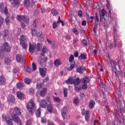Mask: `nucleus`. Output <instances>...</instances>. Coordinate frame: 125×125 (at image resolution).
Returning <instances> with one entry per match:
<instances>
[{"label": "nucleus", "instance_id": "obj_1", "mask_svg": "<svg viewBox=\"0 0 125 125\" xmlns=\"http://www.w3.org/2000/svg\"><path fill=\"white\" fill-rule=\"evenodd\" d=\"M36 104L32 99L30 100L26 105V109L31 113V115H33V111L36 109Z\"/></svg>", "mask_w": 125, "mask_h": 125}, {"label": "nucleus", "instance_id": "obj_2", "mask_svg": "<svg viewBox=\"0 0 125 125\" xmlns=\"http://www.w3.org/2000/svg\"><path fill=\"white\" fill-rule=\"evenodd\" d=\"M117 112L120 118H122V121H120V124L119 125H125V120H124L125 116H124V114H123V112H122V107H121V105L119 106V105L117 106Z\"/></svg>", "mask_w": 125, "mask_h": 125}, {"label": "nucleus", "instance_id": "obj_3", "mask_svg": "<svg viewBox=\"0 0 125 125\" xmlns=\"http://www.w3.org/2000/svg\"><path fill=\"white\" fill-rule=\"evenodd\" d=\"M18 17V21H23V22H25V23H26L28 24L29 22L30 21V20L29 19V17L27 16H21L20 15H19L17 16Z\"/></svg>", "mask_w": 125, "mask_h": 125}, {"label": "nucleus", "instance_id": "obj_4", "mask_svg": "<svg viewBox=\"0 0 125 125\" xmlns=\"http://www.w3.org/2000/svg\"><path fill=\"white\" fill-rule=\"evenodd\" d=\"M19 116L20 115L17 114H13L12 117V119L14 122L17 123V125H22V122H21V120H20V118H19Z\"/></svg>", "mask_w": 125, "mask_h": 125}, {"label": "nucleus", "instance_id": "obj_5", "mask_svg": "<svg viewBox=\"0 0 125 125\" xmlns=\"http://www.w3.org/2000/svg\"><path fill=\"white\" fill-rule=\"evenodd\" d=\"M11 48L8 42H5L3 43V48L1 50L2 51H5V52H9Z\"/></svg>", "mask_w": 125, "mask_h": 125}, {"label": "nucleus", "instance_id": "obj_6", "mask_svg": "<svg viewBox=\"0 0 125 125\" xmlns=\"http://www.w3.org/2000/svg\"><path fill=\"white\" fill-rule=\"evenodd\" d=\"M120 40V36L118 35V33H114V45L115 49L117 47V42Z\"/></svg>", "mask_w": 125, "mask_h": 125}, {"label": "nucleus", "instance_id": "obj_7", "mask_svg": "<svg viewBox=\"0 0 125 125\" xmlns=\"http://www.w3.org/2000/svg\"><path fill=\"white\" fill-rule=\"evenodd\" d=\"M39 71L41 74V76L42 78H44L46 76V69L44 68H40L39 69Z\"/></svg>", "mask_w": 125, "mask_h": 125}, {"label": "nucleus", "instance_id": "obj_8", "mask_svg": "<svg viewBox=\"0 0 125 125\" xmlns=\"http://www.w3.org/2000/svg\"><path fill=\"white\" fill-rule=\"evenodd\" d=\"M17 96L20 100H23L25 98V95L21 91H18L17 92Z\"/></svg>", "mask_w": 125, "mask_h": 125}, {"label": "nucleus", "instance_id": "obj_9", "mask_svg": "<svg viewBox=\"0 0 125 125\" xmlns=\"http://www.w3.org/2000/svg\"><path fill=\"white\" fill-rule=\"evenodd\" d=\"M8 30L7 29H5L3 31L2 37L3 39H4V41H7V40H8Z\"/></svg>", "mask_w": 125, "mask_h": 125}, {"label": "nucleus", "instance_id": "obj_10", "mask_svg": "<svg viewBox=\"0 0 125 125\" xmlns=\"http://www.w3.org/2000/svg\"><path fill=\"white\" fill-rule=\"evenodd\" d=\"M6 83V78L3 76H0V85H4Z\"/></svg>", "mask_w": 125, "mask_h": 125}, {"label": "nucleus", "instance_id": "obj_11", "mask_svg": "<svg viewBox=\"0 0 125 125\" xmlns=\"http://www.w3.org/2000/svg\"><path fill=\"white\" fill-rule=\"evenodd\" d=\"M41 108H46L47 106V102L45 100H42L40 103Z\"/></svg>", "mask_w": 125, "mask_h": 125}, {"label": "nucleus", "instance_id": "obj_12", "mask_svg": "<svg viewBox=\"0 0 125 125\" xmlns=\"http://www.w3.org/2000/svg\"><path fill=\"white\" fill-rule=\"evenodd\" d=\"M16 60L17 62L19 63H20L21 62H24V58H23V56L20 54H18L16 55Z\"/></svg>", "mask_w": 125, "mask_h": 125}, {"label": "nucleus", "instance_id": "obj_13", "mask_svg": "<svg viewBox=\"0 0 125 125\" xmlns=\"http://www.w3.org/2000/svg\"><path fill=\"white\" fill-rule=\"evenodd\" d=\"M54 107L52 104H49L47 105V110L49 113H52L53 112Z\"/></svg>", "mask_w": 125, "mask_h": 125}, {"label": "nucleus", "instance_id": "obj_14", "mask_svg": "<svg viewBox=\"0 0 125 125\" xmlns=\"http://www.w3.org/2000/svg\"><path fill=\"white\" fill-rule=\"evenodd\" d=\"M7 99L8 101L11 103H14L15 102V98L12 95H9Z\"/></svg>", "mask_w": 125, "mask_h": 125}, {"label": "nucleus", "instance_id": "obj_15", "mask_svg": "<svg viewBox=\"0 0 125 125\" xmlns=\"http://www.w3.org/2000/svg\"><path fill=\"white\" fill-rule=\"evenodd\" d=\"M46 92H47V88H44L40 91V95L42 97H44L46 95Z\"/></svg>", "mask_w": 125, "mask_h": 125}, {"label": "nucleus", "instance_id": "obj_16", "mask_svg": "<svg viewBox=\"0 0 125 125\" xmlns=\"http://www.w3.org/2000/svg\"><path fill=\"white\" fill-rule=\"evenodd\" d=\"M17 88L19 90H22L24 88V83L22 82H19L17 84Z\"/></svg>", "mask_w": 125, "mask_h": 125}, {"label": "nucleus", "instance_id": "obj_17", "mask_svg": "<svg viewBox=\"0 0 125 125\" xmlns=\"http://www.w3.org/2000/svg\"><path fill=\"white\" fill-rule=\"evenodd\" d=\"M14 113H15V114H14V115H18V116H21V111L20 110V108L18 107H15L14 108Z\"/></svg>", "mask_w": 125, "mask_h": 125}, {"label": "nucleus", "instance_id": "obj_18", "mask_svg": "<svg viewBox=\"0 0 125 125\" xmlns=\"http://www.w3.org/2000/svg\"><path fill=\"white\" fill-rule=\"evenodd\" d=\"M74 83V78L69 77L67 80L65 81V83L66 84H73Z\"/></svg>", "mask_w": 125, "mask_h": 125}, {"label": "nucleus", "instance_id": "obj_19", "mask_svg": "<svg viewBox=\"0 0 125 125\" xmlns=\"http://www.w3.org/2000/svg\"><path fill=\"white\" fill-rule=\"evenodd\" d=\"M20 4V0H13L12 5L13 7H18Z\"/></svg>", "mask_w": 125, "mask_h": 125}, {"label": "nucleus", "instance_id": "obj_20", "mask_svg": "<svg viewBox=\"0 0 125 125\" xmlns=\"http://www.w3.org/2000/svg\"><path fill=\"white\" fill-rule=\"evenodd\" d=\"M37 38L39 42H43V35L42 34V32H39L37 34Z\"/></svg>", "mask_w": 125, "mask_h": 125}, {"label": "nucleus", "instance_id": "obj_21", "mask_svg": "<svg viewBox=\"0 0 125 125\" xmlns=\"http://www.w3.org/2000/svg\"><path fill=\"white\" fill-rule=\"evenodd\" d=\"M75 65H76V63L75 62H71V63L70 64V67H67L66 68V70L68 72H71V71H72V70H73V69H74V68H75Z\"/></svg>", "mask_w": 125, "mask_h": 125}, {"label": "nucleus", "instance_id": "obj_22", "mask_svg": "<svg viewBox=\"0 0 125 125\" xmlns=\"http://www.w3.org/2000/svg\"><path fill=\"white\" fill-rule=\"evenodd\" d=\"M35 50V46L31 43H29V51L30 53H34V51Z\"/></svg>", "mask_w": 125, "mask_h": 125}, {"label": "nucleus", "instance_id": "obj_23", "mask_svg": "<svg viewBox=\"0 0 125 125\" xmlns=\"http://www.w3.org/2000/svg\"><path fill=\"white\" fill-rule=\"evenodd\" d=\"M6 123L8 125H13V122H12V119L9 117H7V120Z\"/></svg>", "mask_w": 125, "mask_h": 125}, {"label": "nucleus", "instance_id": "obj_24", "mask_svg": "<svg viewBox=\"0 0 125 125\" xmlns=\"http://www.w3.org/2000/svg\"><path fill=\"white\" fill-rule=\"evenodd\" d=\"M78 59L79 60H80V61L86 60V55H84V54H81L79 57Z\"/></svg>", "mask_w": 125, "mask_h": 125}, {"label": "nucleus", "instance_id": "obj_25", "mask_svg": "<svg viewBox=\"0 0 125 125\" xmlns=\"http://www.w3.org/2000/svg\"><path fill=\"white\" fill-rule=\"evenodd\" d=\"M47 51V48H46V46H43L41 53L42 56H44L45 54V52H46Z\"/></svg>", "mask_w": 125, "mask_h": 125}, {"label": "nucleus", "instance_id": "obj_26", "mask_svg": "<svg viewBox=\"0 0 125 125\" xmlns=\"http://www.w3.org/2000/svg\"><path fill=\"white\" fill-rule=\"evenodd\" d=\"M81 83V81H80V78H77L76 79L74 78V81L73 84L74 85H78V84H80Z\"/></svg>", "mask_w": 125, "mask_h": 125}, {"label": "nucleus", "instance_id": "obj_27", "mask_svg": "<svg viewBox=\"0 0 125 125\" xmlns=\"http://www.w3.org/2000/svg\"><path fill=\"white\" fill-rule=\"evenodd\" d=\"M20 43H23L26 42V37L24 35H21L20 38Z\"/></svg>", "mask_w": 125, "mask_h": 125}, {"label": "nucleus", "instance_id": "obj_28", "mask_svg": "<svg viewBox=\"0 0 125 125\" xmlns=\"http://www.w3.org/2000/svg\"><path fill=\"white\" fill-rule=\"evenodd\" d=\"M54 64L56 67H58V66H60L62 63H61L60 60L57 59L54 61Z\"/></svg>", "mask_w": 125, "mask_h": 125}, {"label": "nucleus", "instance_id": "obj_29", "mask_svg": "<svg viewBox=\"0 0 125 125\" xmlns=\"http://www.w3.org/2000/svg\"><path fill=\"white\" fill-rule=\"evenodd\" d=\"M23 4L26 7H29L31 4V2L29 0H25L23 2Z\"/></svg>", "mask_w": 125, "mask_h": 125}, {"label": "nucleus", "instance_id": "obj_30", "mask_svg": "<svg viewBox=\"0 0 125 125\" xmlns=\"http://www.w3.org/2000/svg\"><path fill=\"white\" fill-rule=\"evenodd\" d=\"M36 116L37 118H40L42 112H41V108H39L35 112Z\"/></svg>", "mask_w": 125, "mask_h": 125}, {"label": "nucleus", "instance_id": "obj_31", "mask_svg": "<svg viewBox=\"0 0 125 125\" xmlns=\"http://www.w3.org/2000/svg\"><path fill=\"white\" fill-rule=\"evenodd\" d=\"M99 22V18H98V14L97 13L95 14V25H99L98 22Z\"/></svg>", "mask_w": 125, "mask_h": 125}, {"label": "nucleus", "instance_id": "obj_32", "mask_svg": "<svg viewBox=\"0 0 125 125\" xmlns=\"http://www.w3.org/2000/svg\"><path fill=\"white\" fill-rule=\"evenodd\" d=\"M77 73H79V74H83V66H81L79 68H77L76 70Z\"/></svg>", "mask_w": 125, "mask_h": 125}, {"label": "nucleus", "instance_id": "obj_33", "mask_svg": "<svg viewBox=\"0 0 125 125\" xmlns=\"http://www.w3.org/2000/svg\"><path fill=\"white\" fill-rule=\"evenodd\" d=\"M90 80H89V78L87 77H85L84 79H83L82 80V83H89Z\"/></svg>", "mask_w": 125, "mask_h": 125}, {"label": "nucleus", "instance_id": "obj_34", "mask_svg": "<svg viewBox=\"0 0 125 125\" xmlns=\"http://www.w3.org/2000/svg\"><path fill=\"white\" fill-rule=\"evenodd\" d=\"M95 104V102H94V101L92 100L91 101L89 104V108H94V105Z\"/></svg>", "mask_w": 125, "mask_h": 125}, {"label": "nucleus", "instance_id": "obj_35", "mask_svg": "<svg viewBox=\"0 0 125 125\" xmlns=\"http://www.w3.org/2000/svg\"><path fill=\"white\" fill-rule=\"evenodd\" d=\"M5 63L6 65H9L11 63V60L10 58H6L5 59Z\"/></svg>", "mask_w": 125, "mask_h": 125}, {"label": "nucleus", "instance_id": "obj_36", "mask_svg": "<svg viewBox=\"0 0 125 125\" xmlns=\"http://www.w3.org/2000/svg\"><path fill=\"white\" fill-rule=\"evenodd\" d=\"M0 11L1 13L4 12V6L2 3H0Z\"/></svg>", "mask_w": 125, "mask_h": 125}, {"label": "nucleus", "instance_id": "obj_37", "mask_svg": "<svg viewBox=\"0 0 125 125\" xmlns=\"http://www.w3.org/2000/svg\"><path fill=\"white\" fill-rule=\"evenodd\" d=\"M24 82L25 83H26V84H30V83H31V79H30V78H25L24 79Z\"/></svg>", "mask_w": 125, "mask_h": 125}, {"label": "nucleus", "instance_id": "obj_38", "mask_svg": "<svg viewBox=\"0 0 125 125\" xmlns=\"http://www.w3.org/2000/svg\"><path fill=\"white\" fill-rule=\"evenodd\" d=\"M31 34H32V36H33V37L37 36V29H36V28H32Z\"/></svg>", "mask_w": 125, "mask_h": 125}, {"label": "nucleus", "instance_id": "obj_39", "mask_svg": "<svg viewBox=\"0 0 125 125\" xmlns=\"http://www.w3.org/2000/svg\"><path fill=\"white\" fill-rule=\"evenodd\" d=\"M89 118V111H87L85 114V119L86 122H88V119Z\"/></svg>", "mask_w": 125, "mask_h": 125}, {"label": "nucleus", "instance_id": "obj_40", "mask_svg": "<svg viewBox=\"0 0 125 125\" xmlns=\"http://www.w3.org/2000/svg\"><path fill=\"white\" fill-rule=\"evenodd\" d=\"M121 118V120H120V119H119V118H118V116H117V115H114V120L115 121V122H116V123H117V124H121V121H122V117Z\"/></svg>", "mask_w": 125, "mask_h": 125}, {"label": "nucleus", "instance_id": "obj_41", "mask_svg": "<svg viewBox=\"0 0 125 125\" xmlns=\"http://www.w3.org/2000/svg\"><path fill=\"white\" fill-rule=\"evenodd\" d=\"M51 12L53 16H56V15L58 14V11L57 10H55V9H52Z\"/></svg>", "mask_w": 125, "mask_h": 125}, {"label": "nucleus", "instance_id": "obj_42", "mask_svg": "<svg viewBox=\"0 0 125 125\" xmlns=\"http://www.w3.org/2000/svg\"><path fill=\"white\" fill-rule=\"evenodd\" d=\"M45 62H44V60L43 59H41L40 61V64L41 66V67H44L45 66V64H44Z\"/></svg>", "mask_w": 125, "mask_h": 125}, {"label": "nucleus", "instance_id": "obj_43", "mask_svg": "<svg viewBox=\"0 0 125 125\" xmlns=\"http://www.w3.org/2000/svg\"><path fill=\"white\" fill-rule=\"evenodd\" d=\"M68 113V109L67 108V107L64 106L62 109L61 113Z\"/></svg>", "mask_w": 125, "mask_h": 125}, {"label": "nucleus", "instance_id": "obj_44", "mask_svg": "<svg viewBox=\"0 0 125 125\" xmlns=\"http://www.w3.org/2000/svg\"><path fill=\"white\" fill-rule=\"evenodd\" d=\"M21 44L23 48V49H27V43L26 42H24L23 43H21Z\"/></svg>", "mask_w": 125, "mask_h": 125}, {"label": "nucleus", "instance_id": "obj_45", "mask_svg": "<svg viewBox=\"0 0 125 125\" xmlns=\"http://www.w3.org/2000/svg\"><path fill=\"white\" fill-rule=\"evenodd\" d=\"M34 93H35V89L33 88H29V94L30 95H34Z\"/></svg>", "mask_w": 125, "mask_h": 125}, {"label": "nucleus", "instance_id": "obj_46", "mask_svg": "<svg viewBox=\"0 0 125 125\" xmlns=\"http://www.w3.org/2000/svg\"><path fill=\"white\" fill-rule=\"evenodd\" d=\"M3 22H4V20L1 16H0V28H1V26H2Z\"/></svg>", "mask_w": 125, "mask_h": 125}, {"label": "nucleus", "instance_id": "obj_47", "mask_svg": "<svg viewBox=\"0 0 125 125\" xmlns=\"http://www.w3.org/2000/svg\"><path fill=\"white\" fill-rule=\"evenodd\" d=\"M5 22L6 25H9V16H7L5 20Z\"/></svg>", "mask_w": 125, "mask_h": 125}, {"label": "nucleus", "instance_id": "obj_48", "mask_svg": "<svg viewBox=\"0 0 125 125\" xmlns=\"http://www.w3.org/2000/svg\"><path fill=\"white\" fill-rule=\"evenodd\" d=\"M74 58H75V57H74V55H71L69 57V62L70 63H72V62H74L73 61H74Z\"/></svg>", "mask_w": 125, "mask_h": 125}, {"label": "nucleus", "instance_id": "obj_49", "mask_svg": "<svg viewBox=\"0 0 125 125\" xmlns=\"http://www.w3.org/2000/svg\"><path fill=\"white\" fill-rule=\"evenodd\" d=\"M75 90L77 92H80L82 90V87L80 86H78L75 87Z\"/></svg>", "mask_w": 125, "mask_h": 125}, {"label": "nucleus", "instance_id": "obj_50", "mask_svg": "<svg viewBox=\"0 0 125 125\" xmlns=\"http://www.w3.org/2000/svg\"><path fill=\"white\" fill-rule=\"evenodd\" d=\"M3 51L2 50H1V52H0V58H1V59H3L4 57H5V55L4 54H3Z\"/></svg>", "mask_w": 125, "mask_h": 125}, {"label": "nucleus", "instance_id": "obj_51", "mask_svg": "<svg viewBox=\"0 0 125 125\" xmlns=\"http://www.w3.org/2000/svg\"><path fill=\"white\" fill-rule=\"evenodd\" d=\"M53 99L55 102H60V98L58 97H53Z\"/></svg>", "mask_w": 125, "mask_h": 125}, {"label": "nucleus", "instance_id": "obj_52", "mask_svg": "<svg viewBox=\"0 0 125 125\" xmlns=\"http://www.w3.org/2000/svg\"><path fill=\"white\" fill-rule=\"evenodd\" d=\"M97 28H98V25H96L95 24L93 28V32L95 35H96V34H97V31H96V29H97Z\"/></svg>", "mask_w": 125, "mask_h": 125}, {"label": "nucleus", "instance_id": "obj_53", "mask_svg": "<svg viewBox=\"0 0 125 125\" xmlns=\"http://www.w3.org/2000/svg\"><path fill=\"white\" fill-rule=\"evenodd\" d=\"M82 43L83 44V45H84L85 46H87V41H86V40L85 39H83L82 40Z\"/></svg>", "mask_w": 125, "mask_h": 125}, {"label": "nucleus", "instance_id": "obj_54", "mask_svg": "<svg viewBox=\"0 0 125 125\" xmlns=\"http://www.w3.org/2000/svg\"><path fill=\"white\" fill-rule=\"evenodd\" d=\"M63 93H64V97H67V95L68 94V90H67V88H64V89Z\"/></svg>", "mask_w": 125, "mask_h": 125}, {"label": "nucleus", "instance_id": "obj_55", "mask_svg": "<svg viewBox=\"0 0 125 125\" xmlns=\"http://www.w3.org/2000/svg\"><path fill=\"white\" fill-rule=\"evenodd\" d=\"M73 102L74 104H76V105H78L79 103V98H75Z\"/></svg>", "mask_w": 125, "mask_h": 125}, {"label": "nucleus", "instance_id": "obj_56", "mask_svg": "<svg viewBox=\"0 0 125 125\" xmlns=\"http://www.w3.org/2000/svg\"><path fill=\"white\" fill-rule=\"evenodd\" d=\"M2 119L3 122H4V121H6V120H7V117H6V115L5 114H3L2 115Z\"/></svg>", "mask_w": 125, "mask_h": 125}, {"label": "nucleus", "instance_id": "obj_57", "mask_svg": "<svg viewBox=\"0 0 125 125\" xmlns=\"http://www.w3.org/2000/svg\"><path fill=\"white\" fill-rule=\"evenodd\" d=\"M72 31L74 33L75 35H79V31L77 28H74L72 29Z\"/></svg>", "mask_w": 125, "mask_h": 125}, {"label": "nucleus", "instance_id": "obj_58", "mask_svg": "<svg viewBox=\"0 0 125 125\" xmlns=\"http://www.w3.org/2000/svg\"><path fill=\"white\" fill-rule=\"evenodd\" d=\"M63 120L67 119V113H61Z\"/></svg>", "mask_w": 125, "mask_h": 125}, {"label": "nucleus", "instance_id": "obj_59", "mask_svg": "<svg viewBox=\"0 0 125 125\" xmlns=\"http://www.w3.org/2000/svg\"><path fill=\"white\" fill-rule=\"evenodd\" d=\"M26 70L27 73H29V74H31V72L32 71V69H31V67L27 66L26 67Z\"/></svg>", "mask_w": 125, "mask_h": 125}, {"label": "nucleus", "instance_id": "obj_60", "mask_svg": "<svg viewBox=\"0 0 125 125\" xmlns=\"http://www.w3.org/2000/svg\"><path fill=\"white\" fill-rule=\"evenodd\" d=\"M33 71H36L37 70V65L35 62L32 63Z\"/></svg>", "mask_w": 125, "mask_h": 125}, {"label": "nucleus", "instance_id": "obj_61", "mask_svg": "<svg viewBox=\"0 0 125 125\" xmlns=\"http://www.w3.org/2000/svg\"><path fill=\"white\" fill-rule=\"evenodd\" d=\"M102 16H103V17H104L105 15L106 14V10H105L104 9H102Z\"/></svg>", "mask_w": 125, "mask_h": 125}, {"label": "nucleus", "instance_id": "obj_62", "mask_svg": "<svg viewBox=\"0 0 125 125\" xmlns=\"http://www.w3.org/2000/svg\"><path fill=\"white\" fill-rule=\"evenodd\" d=\"M41 43H37L36 48L38 51H40V50H41Z\"/></svg>", "mask_w": 125, "mask_h": 125}, {"label": "nucleus", "instance_id": "obj_63", "mask_svg": "<svg viewBox=\"0 0 125 125\" xmlns=\"http://www.w3.org/2000/svg\"><path fill=\"white\" fill-rule=\"evenodd\" d=\"M32 121L31 120H28L26 122V125H32Z\"/></svg>", "mask_w": 125, "mask_h": 125}, {"label": "nucleus", "instance_id": "obj_64", "mask_svg": "<svg viewBox=\"0 0 125 125\" xmlns=\"http://www.w3.org/2000/svg\"><path fill=\"white\" fill-rule=\"evenodd\" d=\"M94 19V17H92L91 16L89 18V22H90V23H92V22H93V20Z\"/></svg>", "mask_w": 125, "mask_h": 125}]
</instances>
